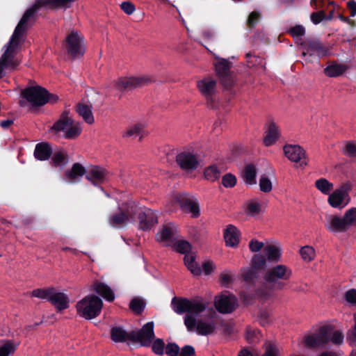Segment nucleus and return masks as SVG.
<instances>
[{"mask_svg":"<svg viewBox=\"0 0 356 356\" xmlns=\"http://www.w3.org/2000/svg\"><path fill=\"white\" fill-rule=\"evenodd\" d=\"M47 90L37 86L29 87L22 92V96L33 106H42L47 104Z\"/></svg>","mask_w":356,"mask_h":356,"instance_id":"1a4fd4ad","label":"nucleus"},{"mask_svg":"<svg viewBox=\"0 0 356 356\" xmlns=\"http://www.w3.org/2000/svg\"><path fill=\"white\" fill-rule=\"evenodd\" d=\"M285 156L293 162H300V165H307L305 151L298 145L287 144L284 146Z\"/></svg>","mask_w":356,"mask_h":356,"instance_id":"6ab92c4d","label":"nucleus"},{"mask_svg":"<svg viewBox=\"0 0 356 356\" xmlns=\"http://www.w3.org/2000/svg\"><path fill=\"white\" fill-rule=\"evenodd\" d=\"M72 1H73V0H37L35 3L28 8L22 15V17H24L28 10H32L31 17L24 24L25 32L35 22L36 13L42 6H49L51 8H56Z\"/></svg>","mask_w":356,"mask_h":356,"instance_id":"9d476101","label":"nucleus"},{"mask_svg":"<svg viewBox=\"0 0 356 356\" xmlns=\"http://www.w3.org/2000/svg\"><path fill=\"white\" fill-rule=\"evenodd\" d=\"M325 227L331 232H344L349 229L343 217L341 218L335 215H327L325 217Z\"/></svg>","mask_w":356,"mask_h":356,"instance_id":"412c9836","label":"nucleus"},{"mask_svg":"<svg viewBox=\"0 0 356 356\" xmlns=\"http://www.w3.org/2000/svg\"><path fill=\"white\" fill-rule=\"evenodd\" d=\"M256 168L252 164L247 165L243 170V179L246 184L253 185L256 184Z\"/></svg>","mask_w":356,"mask_h":356,"instance_id":"4c0bfd02","label":"nucleus"},{"mask_svg":"<svg viewBox=\"0 0 356 356\" xmlns=\"http://www.w3.org/2000/svg\"><path fill=\"white\" fill-rule=\"evenodd\" d=\"M348 69L343 64L333 63L324 69V73L329 77H337L342 75Z\"/></svg>","mask_w":356,"mask_h":356,"instance_id":"7c9ffc66","label":"nucleus"},{"mask_svg":"<svg viewBox=\"0 0 356 356\" xmlns=\"http://www.w3.org/2000/svg\"><path fill=\"white\" fill-rule=\"evenodd\" d=\"M86 175V170L85 168L79 163H75L72 165L71 170H67L65 172V177L69 180H75L79 177H82L83 175Z\"/></svg>","mask_w":356,"mask_h":356,"instance_id":"72a5a7b5","label":"nucleus"},{"mask_svg":"<svg viewBox=\"0 0 356 356\" xmlns=\"http://www.w3.org/2000/svg\"><path fill=\"white\" fill-rule=\"evenodd\" d=\"M259 271L252 268L245 269L242 273L243 280L248 284L256 286L261 282Z\"/></svg>","mask_w":356,"mask_h":356,"instance_id":"c756f323","label":"nucleus"},{"mask_svg":"<svg viewBox=\"0 0 356 356\" xmlns=\"http://www.w3.org/2000/svg\"><path fill=\"white\" fill-rule=\"evenodd\" d=\"M83 38L76 31H71L65 40V48L72 57H79L84 54Z\"/></svg>","mask_w":356,"mask_h":356,"instance_id":"9b49d317","label":"nucleus"},{"mask_svg":"<svg viewBox=\"0 0 356 356\" xmlns=\"http://www.w3.org/2000/svg\"><path fill=\"white\" fill-rule=\"evenodd\" d=\"M81 133V128L77 125H74L72 124V125L69 126L67 130L65 131L64 134V137L66 139H75L78 136H79Z\"/></svg>","mask_w":356,"mask_h":356,"instance_id":"3c124183","label":"nucleus"},{"mask_svg":"<svg viewBox=\"0 0 356 356\" xmlns=\"http://www.w3.org/2000/svg\"><path fill=\"white\" fill-rule=\"evenodd\" d=\"M215 307L221 314H230L238 307V300L233 294H222L216 298Z\"/></svg>","mask_w":356,"mask_h":356,"instance_id":"f8f14e48","label":"nucleus"},{"mask_svg":"<svg viewBox=\"0 0 356 356\" xmlns=\"http://www.w3.org/2000/svg\"><path fill=\"white\" fill-rule=\"evenodd\" d=\"M197 87L204 98L207 106L211 109H216L219 106L217 81L211 77H205L197 81Z\"/></svg>","mask_w":356,"mask_h":356,"instance_id":"20e7f679","label":"nucleus"},{"mask_svg":"<svg viewBox=\"0 0 356 356\" xmlns=\"http://www.w3.org/2000/svg\"><path fill=\"white\" fill-rule=\"evenodd\" d=\"M329 341L336 345H340L343 341V335L339 330H336L332 333V329L330 326Z\"/></svg>","mask_w":356,"mask_h":356,"instance_id":"4d7b16f0","label":"nucleus"},{"mask_svg":"<svg viewBox=\"0 0 356 356\" xmlns=\"http://www.w3.org/2000/svg\"><path fill=\"white\" fill-rule=\"evenodd\" d=\"M172 305L175 312L178 314H181L188 312L189 300L187 298H182L177 300L173 298L172 300Z\"/></svg>","mask_w":356,"mask_h":356,"instance_id":"c9c22d12","label":"nucleus"},{"mask_svg":"<svg viewBox=\"0 0 356 356\" xmlns=\"http://www.w3.org/2000/svg\"><path fill=\"white\" fill-rule=\"evenodd\" d=\"M145 305L146 303L143 299L134 298L129 303V308L135 314L140 315L143 312Z\"/></svg>","mask_w":356,"mask_h":356,"instance_id":"37998d69","label":"nucleus"},{"mask_svg":"<svg viewBox=\"0 0 356 356\" xmlns=\"http://www.w3.org/2000/svg\"><path fill=\"white\" fill-rule=\"evenodd\" d=\"M258 321L259 324L263 327H266L269 325L271 322L270 311L267 309H260L258 314Z\"/></svg>","mask_w":356,"mask_h":356,"instance_id":"09e8293b","label":"nucleus"},{"mask_svg":"<svg viewBox=\"0 0 356 356\" xmlns=\"http://www.w3.org/2000/svg\"><path fill=\"white\" fill-rule=\"evenodd\" d=\"M152 350L158 355H163L164 354L165 343L162 339H156L152 342Z\"/></svg>","mask_w":356,"mask_h":356,"instance_id":"864d4df0","label":"nucleus"},{"mask_svg":"<svg viewBox=\"0 0 356 356\" xmlns=\"http://www.w3.org/2000/svg\"><path fill=\"white\" fill-rule=\"evenodd\" d=\"M108 222L111 227L117 229L122 228L129 222L127 220V216L119 207H118V211L110 215Z\"/></svg>","mask_w":356,"mask_h":356,"instance_id":"a878e982","label":"nucleus"},{"mask_svg":"<svg viewBox=\"0 0 356 356\" xmlns=\"http://www.w3.org/2000/svg\"><path fill=\"white\" fill-rule=\"evenodd\" d=\"M343 218L349 228L353 225H356V207L347 210L343 216Z\"/></svg>","mask_w":356,"mask_h":356,"instance_id":"603ef678","label":"nucleus"},{"mask_svg":"<svg viewBox=\"0 0 356 356\" xmlns=\"http://www.w3.org/2000/svg\"><path fill=\"white\" fill-rule=\"evenodd\" d=\"M265 353L262 356H278L279 350L277 346L272 342H266L264 344Z\"/></svg>","mask_w":356,"mask_h":356,"instance_id":"bf43d9fd","label":"nucleus"},{"mask_svg":"<svg viewBox=\"0 0 356 356\" xmlns=\"http://www.w3.org/2000/svg\"><path fill=\"white\" fill-rule=\"evenodd\" d=\"M184 264L191 273L195 276L201 274L200 267L195 263V256L193 254H185L184 258Z\"/></svg>","mask_w":356,"mask_h":356,"instance_id":"f704fd0d","label":"nucleus"},{"mask_svg":"<svg viewBox=\"0 0 356 356\" xmlns=\"http://www.w3.org/2000/svg\"><path fill=\"white\" fill-rule=\"evenodd\" d=\"M292 275L291 269L284 264H278L269 268L264 276L268 289L264 284L255 290V295L260 298L267 299L271 296L270 289L282 290L285 287V282L288 281Z\"/></svg>","mask_w":356,"mask_h":356,"instance_id":"f257e3e1","label":"nucleus"},{"mask_svg":"<svg viewBox=\"0 0 356 356\" xmlns=\"http://www.w3.org/2000/svg\"><path fill=\"white\" fill-rule=\"evenodd\" d=\"M175 227L173 224L168 223L163 226L160 233L158 234L161 241L171 240L175 235Z\"/></svg>","mask_w":356,"mask_h":356,"instance_id":"ea45409f","label":"nucleus"},{"mask_svg":"<svg viewBox=\"0 0 356 356\" xmlns=\"http://www.w3.org/2000/svg\"><path fill=\"white\" fill-rule=\"evenodd\" d=\"M266 136L264 139V144L266 146H270L274 144L280 136L278 127L274 122H270L268 129L265 132Z\"/></svg>","mask_w":356,"mask_h":356,"instance_id":"cd10ccee","label":"nucleus"},{"mask_svg":"<svg viewBox=\"0 0 356 356\" xmlns=\"http://www.w3.org/2000/svg\"><path fill=\"white\" fill-rule=\"evenodd\" d=\"M153 82L152 78L149 76L120 77L115 83V88L120 91L131 90L141 88Z\"/></svg>","mask_w":356,"mask_h":356,"instance_id":"0eeeda50","label":"nucleus"},{"mask_svg":"<svg viewBox=\"0 0 356 356\" xmlns=\"http://www.w3.org/2000/svg\"><path fill=\"white\" fill-rule=\"evenodd\" d=\"M174 246L176 251L181 254H187L191 250V245L186 241H179L175 243Z\"/></svg>","mask_w":356,"mask_h":356,"instance_id":"5fc2aeb1","label":"nucleus"},{"mask_svg":"<svg viewBox=\"0 0 356 356\" xmlns=\"http://www.w3.org/2000/svg\"><path fill=\"white\" fill-rule=\"evenodd\" d=\"M316 188L324 195H330L334 184L325 178H320L315 181Z\"/></svg>","mask_w":356,"mask_h":356,"instance_id":"58836bf2","label":"nucleus"},{"mask_svg":"<svg viewBox=\"0 0 356 356\" xmlns=\"http://www.w3.org/2000/svg\"><path fill=\"white\" fill-rule=\"evenodd\" d=\"M92 290L108 302H112L115 299V295L113 290L105 283L95 281L92 285Z\"/></svg>","mask_w":356,"mask_h":356,"instance_id":"5701e85b","label":"nucleus"},{"mask_svg":"<svg viewBox=\"0 0 356 356\" xmlns=\"http://www.w3.org/2000/svg\"><path fill=\"white\" fill-rule=\"evenodd\" d=\"M51 292H53V287L36 289L31 292V296L33 297L47 300L49 301Z\"/></svg>","mask_w":356,"mask_h":356,"instance_id":"de8ad7c7","label":"nucleus"},{"mask_svg":"<svg viewBox=\"0 0 356 356\" xmlns=\"http://www.w3.org/2000/svg\"><path fill=\"white\" fill-rule=\"evenodd\" d=\"M302 259L306 261H311L315 257V250L312 246L305 245L300 250Z\"/></svg>","mask_w":356,"mask_h":356,"instance_id":"8fccbe9b","label":"nucleus"},{"mask_svg":"<svg viewBox=\"0 0 356 356\" xmlns=\"http://www.w3.org/2000/svg\"><path fill=\"white\" fill-rule=\"evenodd\" d=\"M180 348L176 343H168L165 346V354L168 356H179Z\"/></svg>","mask_w":356,"mask_h":356,"instance_id":"69168bd1","label":"nucleus"},{"mask_svg":"<svg viewBox=\"0 0 356 356\" xmlns=\"http://www.w3.org/2000/svg\"><path fill=\"white\" fill-rule=\"evenodd\" d=\"M239 230L234 225H229L224 232V238L227 246L234 248L239 243Z\"/></svg>","mask_w":356,"mask_h":356,"instance_id":"393cba45","label":"nucleus"},{"mask_svg":"<svg viewBox=\"0 0 356 356\" xmlns=\"http://www.w3.org/2000/svg\"><path fill=\"white\" fill-rule=\"evenodd\" d=\"M189 305L188 313L191 314V315H197L206 309L205 303L198 300H189Z\"/></svg>","mask_w":356,"mask_h":356,"instance_id":"79ce46f5","label":"nucleus"},{"mask_svg":"<svg viewBox=\"0 0 356 356\" xmlns=\"http://www.w3.org/2000/svg\"><path fill=\"white\" fill-rule=\"evenodd\" d=\"M137 220L139 228L143 231L150 230L158 222V218L155 211L145 207H143V210Z\"/></svg>","mask_w":356,"mask_h":356,"instance_id":"f3484780","label":"nucleus"},{"mask_svg":"<svg viewBox=\"0 0 356 356\" xmlns=\"http://www.w3.org/2000/svg\"><path fill=\"white\" fill-rule=\"evenodd\" d=\"M177 200L181 208L184 211L191 213L193 218H197L200 216L199 204L193 196L189 194H179L177 196Z\"/></svg>","mask_w":356,"mask_h":356,"instance_id":"4468645a","label":"nucleus"},{"mask_svg":"<svg viewBox=\"0 0 356 356\" xmlns=\"http://www.w3.org/2000/svg\"><path fill=\"white\" fill-rule=\"evenodd\" d=\"M260 18H261V15L259 12H257V11L252 12L248 16V18L247 20V26L250 29L254 28L256 26V24L258 23V22L259 21Z\"/></svg>","mask_w":356,"mask_h":356,"instance_id":"e2e57ef3","label":"nucleus"},{"mask_svg":"<svg viewBox=\"0 0 356 356\" xmlns=\"http://www.w3.org/2000/svg\"><path fill=\"white\" fill-rule=\"evenodd\" d=\"M343 154L350 157H356V145L353 141H348L345 146Z\"/></svg>","mask_w":356,"mask_h":356,"instance_id":"0e129e2a","label":"nucleus"},{"mask_svg":"<svg viewBox=\"0 0 356 356\" xmlns=\"http://www.w3.org/2000/svg\"><path fill=\"white\" fill-rule=\"evenodd\" d=\"M67 155L63 151H57L52 154L51 164L54 167L63 166L67 163Z\"/></svg>","mask_w":356,"mask_h":356,"instance_id":"a19ab883","label":"nucleus"},{"mask_svg":"<svg viewBox=\"0 0 356 356\" xmlns=\"http://www.w3.org/2000/svg\"><path fill=\"white\" fill-rule=\"evenodd\" d=\"M109 177V172L99 165H92L86 171V178L93 185L98 186L104 183Z\"/></svg>","mask_w":356,"mask_h":356,"instance_id":"a211bd4d","label":"nucleus"},{"mask_svg":"<svg viewBox=\"0 0 356 356\" xmlns=\"http://www.w3.org/2000/svg\"><path fill=\"white\" fill-rule=\"evenodd\" d=\"M153 321L146 323L138 331H131V341L140 343L142 346L149 347L155 339Z\"/></svg>","mask_w":356,"mask_h":356,"instance_id":"6e6552de","label":"nucleus"},{"mask_svg":"<svg viewBox=\"0 0 356 356\" xmlns=\"http://www.w3.org/2000/svg\"><path fill=\"white\" fill-rule=\"evenodd\" d=\"M272 182L266 177L262 176L259 179V188L264 193H268L272 190Z\"/></svg>","mask_w":356,"mask_h":356,"instance_id":"052dcab7","label":"nucleus"},{"mask_svg":"<svg viewBox=\"0 0 356 356\" xmlns=\"http://www.w3.org/2000/svg\"><path fill=\"white\" fill-rule=\"evenodd\" d=\"M119 208L127 216L129 222H135L139 218L140 213L143 210V207L134 200H128L119 205Z\"/></svg>","mask_w":356,"mask_h":356,"instance_id":"aec40b11","label":"nucleus"},{"mask_svg":"<svg viewBox=\"0 0 356 356\" xmlns=\"http://www.w3.org/2000/svg\"><path fill=\"white\" fill-rule=\"evenodd\" d=\"M236 176L232 173H227L222 178V184L225 188H233L236 186Z\"/></svg>","mask_w":356,"mask_h":356,"instance_id":"6e6d98bb","label":"nucleus"},{"mask_svg":"<svg viewBox=\"0 0 356 356\" xmlns=\"http://www.w3.org/2000/svg\"><path fill=\"white\" fill-rule=\"evenodd\" d=\"M17 349V345L13 341L8 340L0 346V356H10L13 355Z\"/></svg>","mask_w":356,"mask_h":356,"instance_id":"a18cd8bd","label":"nucleus"},{"mask_svg":"<svg viewBox=\"0 0 356 356\" xmlns=\"http://www.w3.org/2000/svg\"><path fill=\"white\" fill-rule=\"evenodd\" d=\"M288 33L293 38L301 37L305 34V29L302 25H296L289 29Z\"/></svg>","mask_w":356,"mask_h":356,"instance_id":"680f3d73","label":"nucleus"},{"mask_svg":"<svg viewBox=\"0 0 356 356\" xmlns=\"http://www.w3.org/2000/svg\"><path fill=\"white\" fill-rule=\"evenodd\" d=\"M31 13L32 10H29L24 17H22L10 39L6 51L0 58V79L2 77L4 68H6L10 65L13 68H15L17 65V63L13 60V52L15 48L19 45L20 38L25 33L24 24L31 17Z\"/></svg>","mask_w":356,"mask_h":356,"instance_id":"f03ea898","label":"nucleus"},{"mask_svg":"<svg viewBox=\"0 0 356 356\" xmlns=\"http://www.w3.org/2000/svg\"><path fill=\"white\" fill-rule=\"evenodd\" d=\"M221 175L220 170L216 165H211L204 171V177L211 181L218 179Z\"/></svg>","mask_w":356,"mask_h":356,"instance_id":"49530a36","label":"nucleus"},{"mask_svg":"<svg viewBox=\"0 0 356 356\" xmlns=\"http://www.w3.org/2000/svg\"><path fill=\"white\" fill-rule=\"evenodd\" d=\"M176 162L185 171H193L199 166L198 156L190 152H182L176 156Z\"/></svg>","mask_w":356,"mask_h":356,"instance_id":"ddd939ff","label":"nucleus"},{"mask_svg":"<svg viewBox=\"0 0 356 356\" xmlns=\"http://www.w3.org/2000/svg\"><path fill=\"white\" fill-rule=\"evenodd\" d=\"M352 188L350 183H343L330 193L327 198V202L330 207L341 209L347 206L350 202V192Z\"/></svg>","mask_w":356,"mask_h":356,"instance_id":"39448f33","label":"nucleus"},{"mask_svg":"<svg viewBox=\"0 0 356 356\" xmlns=\"http://www.w3.org/2000/svg\"><path fill=\"white\" fill-rule=\"evenodd\" d=\"M330 331V326L321 327L318 334L309 335L305 337V346L309 348H314L328 343Z\"/></svg>","mask_w":356,"mask_h":356,"instance_id":"dca6fc26","label":"nucleus"},{"mask_svg":"<svg viewBox=\"0 0 356 356\" xmlns=\"http://www.w3.org/2000/svg\"><path fill=\"white\" fill-rule=\"evenodd\" d=\"M52 154V147L49 143L42 142L35 145L34 156L37 160L47 161L51 156Z\"/></svg>","mask_w":356,"mask_h":356,"instance_id":"b1692460","label":"nucleus"},{"mask_svg":"<svg viewBox=\"0 0 356 356\" xmlns=\"http://www.w3.org/2000/svg\"><path fill=\"white\" fill-rule=\"evenodd\" d=\"M49 302L56 307L58 312L65 310L70 307V299L67 295L58 291L54 287Z\"/></svg>","mask_w":356,"mask_h":356,"instance_id":"4be33fe9","label":"nucleus"},{"mask_svg":"<svg viewBox=\"0 0 356 356\" xmlns=\"http://www.w3.org/2000/svg\"><path fill=\"white\" fill-rule=\"evenodd\" d=\"M260 332L258 330L247 329L245 338L248 343H254L259 341Z\"/></svg>","mask_w":356,"mask_h":356,"instance_id":"13d9d810","label":"nucleus"},{"mask_svg":"<svg viewBox=\"0 0 356 356\" xmlns=\"http://www.w3.org/2000/svg\"><path fill=\"white\" fill-rule=\"evenodd\" d=\"M103 302L95 295H88L76 304L78 314L87 320L97 317L102 311Z\"/></svg>","mask_w":356,"mask_h":356,"instance_id":"7ed1b4c3","label":"nucleus"},{"mask_svg":"<svg viewBox=\"0 0 356 356\" xmlns=\"http://www.w3.org/2000/svg\"><path fill=\"white\" fill-rule=\"evenodd\" d=\"M264 253L267 259L272 262H278L282 256L280 248L273 245H268L264 247Z\"/></svg>","mask_w":356,"mask_h":356,"instance_id":"2f4dec72","label":"nucleus"},{"mask_svg":"<svg viewBox=\"0 0 356 356\" xmlns=\"http://www.w3.org/2000/svg\"><path fill=\"white\" fill-rule=\"evenodd\" d=\"M69 111H65L58 120L51 127V131H66L69 126L74 123L73 120L68 116Z\"/></svg>","mask_w":356,"mask_h":356,"instance_id":"bb28decb","label":"nucleus"},{"mask_svg":"<svg viewBox=\"0 0 356 356\" xmlns=\"http://www.w3.org/2000/svg\"><path fill=\"white\" fill-rule=\"evenodd\" d=\"M232 63L224 58L220 59L215 63V70L221 84L226 90H231L236 79L234 72L230 71Z\"/></svg>","mask_w":356,"mask_h":356,"instance_id":"423d86ee","label":"nucleus"},{"mask_svg":"<svg viewBox=\"0 0 356 356\" xmlns=\"http://www.w3.org/2000/svg\"><path fill=\"white\" fill-rule=\"evenodd\" d=\"M196 320L194 316L191 314H187L184 317V324L188 331H193L195 328H197Z\"/></svg>","mask_w":356,"mask_h":356,"instance_id":"338daca9","label":"nucleus"},{"mask_svg":"<svg viewBox=\"0 0 356 356\" xmlns=\"http://www.w3.org/2000/svg\"><path fill=\"white\" fill-rule=\"evenodd\" d=\"M302 48L307 51L302 52V56H305L307 54L310 56L316 54L319 58L327 56L328 49L319 40L310 39L301 43Z\"/></svg>","mask_w":356,"mask_h":356,"instance_id":"2eb2a0df","label":"nucleus"},{"mask_svg":"<svg viewBox=\"0 0 356 356\" xmlns=\"http://www.w3.org/2000/svg\"><path fill=\"white\" fill-rule=\"evenodd\" d=\"M216 329V324L211 321L207 323L203 321H198L197 323V332L200 335H209L213 332Z\"/></svg>","mask_w":356,"mask_h":356,"instance_id":"e433bc0d","label":"nucleus"},{"mask_svg":"<svg viewBox=\"0 0 356 356\" xmlns=\"http://www.w3.org/2000/svg\"><path fill=\"white\" fill-rule=\"evenodd\" d=\"M76 112L88 124H91L94 122V117L90 106L79 103L76 106Z\"/></svg>","mask_w":356,"mask_h":356,"instance_id":"473e14b6","label":"nucleus"},{"mask_svg":"<svg viewBox=\"0 0 356 356\" xmlns=\"http://www.w3.org/2000/svg\"><path fill=\"white\" fill-rule=\"evenodd\" d=\"M266 264V258L264 255L259 253L255 254L251 260V268L261 271L264 269Z\"/></svg>","mask_w":356,"mask_h":356,"instance_id":"c03bdc74","label":"nucleus"},{"mask_svg":"<svg viewBox=\"0 0 356 356\" xmlns=\"http://www.w3.org/2000/svg\"><path fill=\"white\" fill-rule=\"evenodd\" d=\"M131 331L126 332L122 327L115 326L111 329V339L116 343L131 341Z\"/></svg>","mask_w":356,"mask_h":356,"instance_id":"c85d7f7f","label":"nucleus"},{"mask_svg":"<svg viewBox=\"0 0 356 356\" xmlns=\"http://www.w3.org/2000/svg\"><path fill=\"white\" fill-rule=\"evenodd\" d=\"M344 299L350 305H356V289H351L346 291Z\"/></svg>","mask_w":356,"mask_h":356,"instance_id":"774afa93","label":"nucleus"}]
</instances>
